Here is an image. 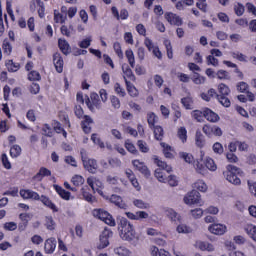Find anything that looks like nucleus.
<instances>
[{
  "label": "nucleus",
  "instance_id": "obj_24",
  "mask_svg": "<svg viewBox=\"0 0 256 256\" xmlns=\"http://www.w3.org/2000/svg\"><path fill=\"white\" fill-rule=\"evenodd\" d=\"M43 177H51V170L41 167L39 172L32 177V181H43Z\"/></svg>",
  "mask_w": 256,
  "mask_h": 256
},
{
  "label": "nucleus",
  "instance_id": "obj_55",
  "mask_svg": "<svg viewBox=\"0 0 256 256\" xmlns=\"http://www.w3.org/2000/svg\"><path fill=\"white\" fill-rule=\"evenodd\" d=\"M217 100L222 107H231V100L228 96H217Z\"/></svg>",
  "mask_w": 256,
  "mask_h": 256
},
{
  "label": "nucleus",
  "instance_id": "obj_11",
  "mask_svg": "<svg viewBox=\"0 0 256 256\" xmlns=\"http://www.w3.org/2000/svg\"><path fill=\"white\" fill-rule=\"evenodd\" d=\"M164 17L170 25H175L176 27H181V25H183V19L173 12H166Z\"/></svg>",
  "mask_w": 256,
  "mask_h": 256
},
{
  "label": "nucleus",
  "instance_id": "obj_13",
  "mask_svg": "<svg viewBox=\"0 0 256 256\" xmlns=\"http://www.w3.org/2000/svg\"><path fill=\"white\" fill-rule=\"evenodd\" d=\"M20 197L22 199H32L33 201H39L40 199L39 193L31 189H20Z\"/></svg>",
  "mask_w": 256,
  "mask_h": 256
},
{
  "label": "nucleus",
  "instance_id": "obj_49",
  "mask_svg": "<svg viewBox=\"0 0 256 256\" xmlns=\"http://www.w3.org/2000/svg\"><path fill=\"white\" fill-rule=\"evenodd\" d=\"M54 21H55V23H61V25H63V23H65V21H67V15L64 16L59 11L54 10Z\"/></svg>",
  "mask_w": 256,
  "mask_h": 256
},
{
  "label": "nucleus",
  "instance_id": "obj_32",
  "mask_svg": "<svg viewBox=\"0 0 256 256\" xmlns=\"http://www.w3.org/2000/svg\"><path fill=\"white\" fill-rule=\"evenodd\" d=\"M150 129H152L154 133V138L156 139V141H163V137L165 135V131L163 130V127L156 125Z\"/></svg>",
  "mask_w": 256,
  "mask_h": 256
},
{
  "label": "nucleus",
  "instance_id": "obj_10",
  "mask_svg": "<svg viewBox=\"0 0 256 256\" xmlns=\"http://www.w3.org/2000/svg\"><path fill=\"white\" fill-rule=\"evenodd\" d=\"M93 123L94 121H93V118H91V116L84 115V117L82 118V121L80 122V126L83 133H85V135H89V133H91Z\"/></svg>",
  "mask_w": 256,
  "mask_h": 256
},
{
  "label": "nucleus",
  "instance_id": "obj_31",
  "mask_svg": "<svg viewBox=\"0 0 256 256\" xmlns=\"http://www.w3.org/2000/svg\"><path fill=\"white\" fill-rule=\"evenodd\" d=\"M161 147L163 148L164 157H166V159H174L175 155L173 153H175V150H173L171 146L162 142Z\"/></svg>",
  "mask_w": 256,
  "mask_h": 256
},
{
  "label": "nucleus",
  "instance_id": "obj_43",
  "mask_svg": "<svg viewBox=\"0 0 256 256\" xmlns=\"http://www.w3.org/2000/svg\"><path fill=\"white\" fill-rule=\"evenodd\" d=\"M218 96H229V93H231V89H229V86L227 84L221 83L218 85Z\"/></svg>",
  "mask_w": 256,
  "mask_h": 256
},
{
  "label": "nucleus",
  "instance_id": "obj_64",
  "mask_svg": "<svg viewBox=\"0 0 256 256\" xmlns=\"http://www.w3.org/2000/svg\"><path fill=\"white\" fill-rule=\"evenodd\" d=\"M113 49L116 55L119 57V59H123V50L121 49V43L114 42Z\"/></svg>",
  "mask_w": 256,
  "mask_h": 256
},
{
  "label": "nucleus",
  "instance_id": "obj_8",
  "mask_svg": "<svg viewBox=\"0 0 256 256\" xmlns=\"http://www.w3.org/2000/svg\"><path fill=\"white\" fill-rule=\"evenodd\" d=\"M184 203L186 205H198V203H201V193L197 190H192L184 197Z\"/></svg>",
  "mask_w": 256,
  "mask_h": 256
},
{
  "label": "nucleus",
  "instance_id": "obj_30",
  "mask_svg": "<svg viewBox=\"0 0 256 256\" xmlns=\"http://www.w3.org/2000/svg\"><path fill=\"white\" fill-rule=\"evenodd\" d=\"M125 85L128 91V95H130V97H139V90L137 89V87H135V85H133V83H131V81L126 80Z\"/></svg>",
  "mask_w": 256,
  "mask_h": 256
},
{
  "label": "nucleus",
  "instance_id": "obj_52",
  "mask_svg": "<svg viewBox=\"0 0 256 256\" xmlns=\"http://www.w3.org/2000/svg\"><path fill=\"white\" fill-rule=\"evenodd\" d=\"M177 136L182 143H187V128L180 127L177 132Z\"/></svg>",
  "mask_w": 256,
  "mask_h": 256
},
{
  "label": "nucleus",
  "instance_id": "obj_19",
  "mask_svg": "<svg viewBox=\"0 0 256 256\" xmlns=\"http://www.w3.org/2000/svg\"><path fill=\"white\" fill-rule=\"evenodd\" d=\"M125 215L128 219H131V221H139L149 217V214L145 211H138L136 213L126 212Z\"/></svg>",
  "mask_w": 256,
  "mask_h": 256
},
{
  "label": "nucleus",
  "instance_id": "obj_41",
  "mask_svg": "<svg viewBox=\"0 0 256 256\" xmlns=\"http://www.w3.org/2000/svg\"><path fill=\"white\" fill-rule=\"evenodd\" d=\"M125 56L128 59V63L132 69H135V54L133 50L128 49L125 51Z\"/></svg>",
  "mask_w": 256,
  "mask_h": 256
},
{
  "label": "nucleus",
  "instance_id": "obj_5",
  "mask_svg": "<svg viewBox=\"0 0 256 256\" xmlns=\"http://www.w3.org/2000/svg\"><path fill=\"white\" fill-rule=\"evenodd\" d=\"M85 103L91 113H95L97 109H101V100L99 99V94L95 92L90 94V99L87 98Z\"/></svg>",
  "mask_w": 256,
  "mask_h": 256
},
{
  "label": "nucleus",
  "instance_id": "obj_61",
  "mask_svg": "<svg viewBox=\"0 0 256 256\" xmlns=\"http://www.w3.org/2000/svg\"><path fill=\"white\" fill-rule=\"evenodd\" d=\"M164 45L166 47V53H167L168 59H173V46L171 45V41L165 40Z\"/></svg>",
  "mask_w": 256,
  "mask_h": 256
},
{
  "label": "nucleus",
  "instance_id": "obj_25",
  "mask_svg": "<svg viewBox=\"0 0 256 256\" xmlns=\"http://www.w3.org/2000/svg\"><path fill=\"white\" fill-rule=\"evenodd\" d=\"M58 47L63 55H69V53H71V45H69V42L65 39H58Z\"/></svg>",
  "mask_w": 256,
  "mask_h": 256
},
{
  "label": "nucleus",
  "instance_id": "obj_35",
  "mask_svg": "<svg viewBox=\"0 0 256 256\" xmlns=\"http://www.w3.org/2000/svg\"><path fill=\"white\" fill-rule=\"evenodd\" d=\"M124 147L128 153H131L132 155H139V150H137V147H135V144H133L131 140L127 139L124 143Z\"/></svg>",
  "mask_w": 256,
  "mask_h": 256
},
{
  "label": "nucleus",
  "instance_id": "obj_7",
  "mask_svg": "<svg viewBox=\"0 0 256 256\" xmlns=\"http://www.w3.org/2000/svg\"><path fill=\"white\" fill-rule=\"evenodd\" d=\"M113 237V231L109 228H105L100 235V243L98 244V249H105L109 247V239Z\"/></svg>",
  "mask_w": 256,
  "mask_h": 256
},
{
  "label": "nucleus",
  "instance_id": "obj_54",
  "mask_svg": "<svg viewBox=\"0 0 256 256\" xmlns=\"http://www.w3.org/2000/svg\"><path fill=\"white\" fill-rule=\"evenodd\" d=\"M194 188L198 191H201L202 193H205L207 191V184L203 180H197L194 183Z\"/></svg>",
  "mask_w": 256,
  "mask_h": 256
},
{
  "label": "nucleus",
  "instance_id": "obj_17",
  "mask_svg": "<svg viewBox=\"0 0 256 256\" xmlns=\"http://www.w3.org/2000/svg\"><path fill=\"white\" fill-rule=\"evenodd\" d=\"M110 203H113L116 207L119 209H127L129 206H127V203L123 201V198L119 195L112 194L109 199Z\"/></svg>",
  "mask_w": 256,
  "mask_h": 256
},
{
  "label": "nucleus",
  "instance_id": "obj_12",
  "mask_svg": "<svg viewBox=\"0 0 256 256\" xmlns=\"http://www.w3.org/2000/svg\"><path fill=\"white\" fill-rule=\"evenodd\" d=\"M111 13L113 17L117 19V21H126V19H129V11L125 8L121 9L119 14V10L117 9V7L112 6Z\"/></svg>",
  "mask_w": 256,
  "mask_h": 256
},
{
  "label": "nucleus",
  "instance_id": "obj_40",
  "mask_svg": "<svg viewBox=\"0 0 256 256\" xmlns=\"http://www.w3.org/2000/svg\"><path fill=\"white\" fill-rule=\"evenodd\" d=\"M154 175L160 183H167V176H165V170L158 168L155 170Z\"/></svg>",
  "mask_w": 256,
  "mask_h": 256
},
{
  "label": "nucleus",
  "instance_id": "obj_57",
  "mask_svg": "<svg viewBox=\"0 0 256 256\" xmlns=\"http://www.w3.org/2000/svg\"><path fill=\"white\" fill-rule=\"evenodd\" d=\"M114 253L119 256H129L131 252L125 246H120L114 249Z\"/></svg>",
  "mask_w": 256,
  "mask_h": 256
},
{
  "label": "nucleus",
  "instance_id": "obj_47",
  "mask_svg": "<svg viewBox=\"0 0 256 256\" xmlns=\"http://www.w3.org/2000/svg\"><path fill=\"white\" fill-rule=\"evenodd\" d=\"M45 227L48 231H55V220H53V216L45 217Z\"/></svg>",
  "mask_w": 256,
  "mask_h": 256
},
{
  "label": "nucleus",
  "instance_id": "obj_42",
  "mask_svg": "<svg viewBox=\"0 0 256 256\" xmlns=\"http://www.w3.org/2000/svg\"><path fill=\"white\" fill-rule=\"evenodd\" d=\"M2 49L4 55H11V53H13V46L11 45V42H9L8 39H4L2 43Z\"/></svg>",
  "mask_w": 256,
  "mask_h": 256
},
{
  "label": "nucleus",
  "instance_id": "obj_33",
  "mask_svg": "<svg viewBox=\"0 0 256 256\" xmlns=\"http://www.w3.org/2000/svg\"><path fill=\"white\" fill-rule=\"evenodd\" d=\"M154 163L163 171H167V173H171L173 171L171 166L167 165V162L160 160L157 156H154Z\"/></svg>",
  "mask_w": 256,
  "mask_h": 256
},
{
  "label": "nucleus",
  "instance_id": "obj_6",
  "mask_svg": "<svg viewBox=\"0 0 256 256\" xmlns=\"http://www.w3.org/2000/svg\"><path fill=\"white\" fill-rule=\"evenodd\" d=\"M202 131L206 137H221L223 135V130L217 125L205 124Z\"/></svg>",
  "mask_w": 256,
  "mask_h": 256
},
{
  "label": "nucleus",
  "instance_id": "obj_60",
  "mask_svg": "<svg viewBox=\"0 0 256 256\" xmlns=\"http://www.w3.org/2000/svg\"><path fill=\"white\" fill-rule=\"evenodd\" d=\"M114 91L119 95V97H125V95H127V92H125V88L121 87V84L119 82H116L114 84Z\"/></svg>",
  "mask_w": 256,
  "mask_h": 256
},
{
  "label": "nucleus",
  "instance_id": "obj_63",
  "mask_svg": "<svg viewBox=\"0 0 256 256\" xmlns=\"http://www.w3.org/2000/svg\"><path fill=\"white\" fill-rule=\"evenodd\" d=\"M133 205L138 209H149V204L145 203L143 200L135 199Z\"/></svg>",
  "mask_w": 256,
  "mask_h": 256
},
{
  "label": "nucleus",
  "instance_id": "obj_59",
  "mask_svg": "<svg viewBox=\"0 0 256 256\" xmlns=\"http://www.w3.org/2000/svg\"><path fill=\"white\" fill-rule=\"evenodd\" d=\"M137 147L141 153H149V146L143 140L137 141Z\"/></svg>",
  "mask_w": 256,
  "mask_h": 256
},
{
  "label": "nucleus",
  "instance_id": "obj_37",
  "mask_svg": "<svg viewBox=\"0 0 256 256\" xmlns=\"http://www.w3.org/2000/svg\"><path fill=\"white\" fill-rule=\"evenodd\" d=\"M245 232L247 233L248 237H250V239H253L256 243V226L253 224H248L245 227Z\"/></svg>",
  "mask_w": 256,
  "mask_h": 256
},
{
  "label": "nucleus",
  "instance_id": "obj_16",
  "mask_svg": "<svg viewBox=\"0 0 256 256\" xmlns=\"http://www.w3.org/2000/svg\"><path fill=\"white\" fill-rule=\"evenodd\" d=\"M208 231L213 233V235H225L227 232V226L214 223L208 227Z\"/></svg>",
  "mask_w": 256,
  "mask_h": 256
},
{
  "label": "nucleus",
  "instance_id": "obj_15",
  "mask_svg": "<svg viewBox=\"0 0 256 256\" xmlns=\"http://www.w3.org/2000/svg\"><path fill=\"white\" fill-rule=\"evenodd\" d=\"M57 248V240L55 238H48L44 243V251L47 255L55 253Z\"/></svg>",
  "mask_w": 256,
  "mask_h": 256
},
{
  "label": "nucleus",
  "instance_id": "obj_4",
  "mask_svg": "<svg viewBox=\"0 0 256 256\" xmlns=\"http://www.w3.org/2000/svg\"><path fill=\"white\" fill-rule=\"evenodd\" d=\"M80 155L84 169H86V171H88L89 173H97V169L99 167L97 165V160L90 159L89 157H87V153L83 151L80 152Z\"/></svg>",
  "mask_w": 256,
  "mask_h": 256
},
{
  "label": "nucleus",
  "instance_id": "obj_44",
  "mask_svg": "<svg viewBox=\"0 0 256 256\" xmlns=\"http://www.w3.org/2000/svg\"><path fill=\"white\" fill-rule=\"evenodd\" d=\"M91 141L94 145H98L100 149H105V143L103 142V140H101V138H99V134L93 133L91 135Z\"/></svg>",
  "mask_w": 256,
  "mask_h": 256
},
{
  "label": "nucleus",
  "instance_id": "obj_22",
  "mask_svg": "<svg viewBox=\"0 0 256 256\" xmlns=\"http://www.w3.org/2000/svg\"><path fill=\"white\" fill-rule=\"evenodd\" d=\"M125 174H126V177L129 179L131 185L136 188V191H141L139 180H137V177L135 176V173H133V170L127 169Z\"/></svg>",
  "mask_w": 256,
  "mask_h": 256
},
{
  "label": "nucleus",
  "instance_id": "obj_1",
  "mask_svg": "<svg viewBox=\"0 0 256 256\" xmlns=\"http://www.w3.org/2000/svg\"><path fill=\"white\" fill-rule=\"evenodd\" d=\"M117 223L121 239L124 241H133V239H135V235H137L133 224H131L127 218L121 216L117 218Z\"/></svg>",
  "mask_w": 256,
  "mask_h": 256
},
{
  "label": "nucleus",
  "instance_id": "obj_2",
  "mask_svg": "<svg viewBox=\"0 0 256 256\" xmlns=\"http://www.w3.org/2000/svg\"><path fill=\"white\" fill-rule=\"evenodd\" d=\"M226 171L223 173L224 177L229 181V183H232V185H241V178L243 177V171L241 168H238L233 165H228L226 167Z\"/></svg>",
  "mask_w": 256,
  "mask_h": 256
},
{
  "label": "nucleus",
  "instance_id": "obj_14",
  "mask_svg": "<svg viewBox=\"0 0 256 256\" xmlns=\"http://www.w3.org/2000/svg\"><path fill=\"white\" fill-rule=\"evenodd\" d=\"M53 64L57 73H61L63 71L65 62L63 61V56H61V53L56 52L53 54Z\"/></svg>",
  "mask_w": 256,
  "mask_h": 256
},
{
  "label": "nucleus",
  "instance_id": "obj_36",
  "mask_svg": "<svg viewBox=\"0 0 256 256\" xmlns=\"http://www.w3.org/2000/svg\"><path fill=\"white\" fill-rule=\"evenodd\" d=\"M5 65L9 73H17V71L21 69V65H19V63L13 62V60H8Z\"/></svg>",
  "mask_w": 256,
  "mask_h": 256
},
{
  "label": "nucleus",
  "instance_id": "obj_62",
  "mask_svg": "<svg viewBox=\"0 0 256 256\" xmlns=\"http://www.w3.org/2000/svg\"><path fill=\"white\" fill-rule=\"evenodd\" d=\"M192 117L198 121V123H201L203 121V117H205L204 110H194L192 111Z\"/></svg>",
  "mask_w": 256,
  "mask_h": 256
},
{
  "label": "nucleus",
  "instance_id": "obj_58",
  "mask_svg": "<svg viewBox=\"0 0 256 256\" xmlns=\"http://www.w3.org/2000/svg\"><path fill=\"white\" fill-rule=\"evenodd\" d=\"M82 196L88 203H95V196H93V194L85 190V188H82Z\"/></svg>",
  "mask_w": 256,
  "mask_h": 256
},
{
  "label": "nucleus",
  "instance_id": "obj_45",
  "mask_svg": "<svg viewBox=\"0 0 256 256\" xmlns=\"http://www.w3.org/2000/svg\"><path fill=\"white\" fill-rule=\"evenodd\" d=\"M216 77L221 81H229V79H231V74L226 70H218L216 72Z\"/></svg>",
  "mask_w": 256,
  "mask_h": 256
},
{
  "label": "nucleus",
  "instance_id": "obj_18",
  "mask_svg": "<svg viewBox=\"0 0 256 256\" xmlns=\"http://www.w3.org/2000/svg\"><path fill=\"white\" fill-rule=\"evenodd\" d=\"M204 118L209 121V123H217L219 122V114L213 112L210 108H204Z\"/></svg>",
  "mask_w": 256,
  "mask_h": 256
},
{
  "label": "nucleus",
  "instance_id": "obj_3",
  "mask_svg": "<svg viewBox=\"0 0 256 256\" xmlns=\"http://www.w3.org/2000/svg\"><path fill=\"white\" fill-rule=\"evenodd\" d=\"M93 217L96 219H100V221H103L106 225H109V227H115L117 225V222H115V218H113V215L106 211L105 209H94L92 211Z\"/></svg>",
  "mask_w": 256,
  "mask_h": 256
},
{
  "label": "nucleus",
  "instance_id": "obj_39",
  "mask_svg": "<svg viewBox=\"0 0 256 256\" xmlns=\"http://www.w3.org/2000/svg\"><path fill=\"white\" fill-rule=\"evenodd\" d=\"M197 245L200 251H215V247L209 242L201 241Z\"/></svg>",
  "mask_w": 256,
  "mask_h": 256
},
{
  "label": "nucleus",
  "instance_id": "obj_46",
  "mask_svg": "<svg viewBox=\"0 0 256 256\" xmlns=\"http://www.w3.org/2000/svg\"><path fill=\"white\" fill-rule=\"evenodd\" d=\"M181 103L185 109L187 110L193 109V98L191 96L182 98Z\"/></svg>",
  "mask_w": 256,
  "mask_h": 256
},
{
  "label": "nucleus",
  "instance_id": "obj_29",
  "mask_svg": "<svg viewBox=\"0 0 256 256\" xmlns=\"http://www.w3.org/2000/svg\"><path fill=\"white\" fill-rule=\"evenodd\" d=\"M201 159L194 161V167L197 173L203 174L206 171V166L203 164V157L205 156V152L201 151Z\"/></svg>",
  "mask_w": 256,
  "mask_h": 256
},
{
  "label": "nucleus",
  "instance_id": "obj_27",
  "mask_svg": "<svg viewBox=\"0 0 256 256\" xmlns=\"http://www.w3.org/2000/svg\"><path fill=\"white\" fill-rule=\"evenodd\" d=\"M54 189L56 193L59 194V197H61V199H63L64 201H69V199H71V192L65 190L63 187L59 185H54Z\"/></svg>",
  "mask_w": 256,
  "mask_h": 256
},
{
  "label": "nucleus",
  "instance_id": "obj_38",
  "mask_svg": "<svg viewBox=\"0 0 256 256\" xmlns=\"http://www.w3.org/2000/svg\"><path fill=\"white\" fill-rule=\"evenodd\" d=\"M151 255L152 256H171V254L168 251H166L165 249L159 250L157 246L151 247Z\"/></svg>",
  "mask_w": 256,
  "mask_h": 256
},
{
  "label": "nucleus",
  "instance_id": "obj_28",
  "mask_svg": "<svg viewBox=\"0 0 256 256\" xmlns=\"http://www.w3.org/2000/svg\"><path fill=\"white\" fill-rule=\"evenodd\" d=\"M195 145L199 149H203L205 147V136L199 129L196 131L195 134Z\"/></svg>",
  "mask_w": 256,
  "mask_h": 256
},
{
  "label": "nucleus",
  "instance_id": "obj_20",
  "mask_svg": "<svg viewBox=\"0 0 256 256\" xmlns=\"http://www.w3.org/2000/svg\"><path fill=\"white\" fill-rule=\"evenodd\" d=\"M122 71L124 74L123 78H124L125 84L127 83V81H135L136 80L135 74L133 73V70L131 69V67H129V65L124 64L122 66Z\"/></svg>",
  "mask_w": 256,
  "mask_h": 256
},
{
  "label": "nucleus",
  "instance_id": "obj_56",
  "mask_svg": "<svg viewBox=\"0 0 256 256\" xmlns=\"http://www.w3.org/2000/svg\"><path fill=\"white\" fill-rule=\"evenodd\" d=\"M205 167L209 169V171H217V164H215V160L212 158H206Z\"/></svg>",
  "mask_w": 256,
  "mask_h": 256
},
{
  "label": "nucleus",
  "instance_id": "obj_48",
  "mask_svg": "<svg viewBox=\"0 0 256 256\" xmlns=\"http://www.w3.org/2000/svg\"><path fill=\"white\" fill-rule=\"evenodd\" d=\"M179 157L180 159H183L185 163L191 164L195 162V158L193 157V155L187 152H180Z\"/></svg>",
  "mask_w": 256,
  "mask_h": 256
},
{
  "label": "nucleus",
  "instance_id": "obj_50",
  "mask_svg": "<svg viewBox=\"0 0 256 256\" xmlns=\"http://www.w3.org/2000/svg\"><path fill=\"white\" fill-rule=\"evenodd\" d=\"M71 183L74 185V187H81L85 183V178L81 175H75L71 179Z\"/></svg>",
  "mask_w": 256,
  "mask_h": 256
},
{
  "label": "nucleus",
  "instance_id": "obj_21",
  "mask_svg": "<svg viewBox=\"0 0 256 256\" xmlns=\"http://www.w3.org/2000/svg\"><path fill=\"white\" fill-rule=\"evenodd\" d=\"M39 201H41V203L45 207H48V209H51V211H53V213H57L59 211V209L57 208L55 203H53V201H51V199L48 196L41 195L39 198Z\"/></svg>",
  "mask_w": 256,
  "mask_h": 256
},
{
  "label": "nucleus",
  "instance_id": "obj_9",
  "mask_svg": "<svg viewBox=\"0 0 256 256\" xmlns=\"http://www.w3.org/2000/svg\"><path fill=\"white\" fill-rule=\"evenodd\" d=\"M132 165L136 169V171H139V173L144 175L146 179H149V177H151V171L149 170L147 165H145V162H141L140 160L136 159L132 161Z\"/></svg>",
  "mask_w": 256,
  "mask_h": 256
},
{
  "label": "nucleus",
  "instance_id": "obj_53",
  "mask_svg": "<svg viewBox=\"0 0 256 256\" xmlns=\"http://www.w3.org/2000/svg\"><path fill=\"white\" fill-rule=\"evenodd\" d=\"M192 81L195 83V85H203V83L206 81V78L205 76H201V74L195 72L192 76Z\"/></svg>",
  "mask_w": 256,
  "mask_h": 256
},
{
  "label": "nucleus",
  "instance_id": "obj_23",
  "mask_svg": "<svg viewBox=\"0 0 256 256\" xmlns=\"http://www.w3.org/2000/svg\"><path fill=\"white\" fill-rule=\"evenodd\" d=\"M87 184L89 185V187H91L92 190L97 191L98 193L99 189L103 187V182L93 176L87 178Z\"/></svg>",
  "mask_w": 256,
  "mask_h": 256
},
{
  "label": "nucleus",
  "instance_id": "obj_26",
  "mask_svg": "<svg viewBox=\"0 0 256 256\" xmlns=\"http://www.w3.org/2000/svg\"><path fill=\"white\" fill-rule=\"evenodd\" d=\"M52 127L55 133H57L58 135H63L64 139H67V131L65 130V128H63V126L61 125V122L57 120H53Z\"/></svg>",
  "mask_w": 256,
  "mask_h": 256
},
{
  "label": "nucleus",
  "instance_id": "obj_34",
  "mask_svg": "<svg viewBox=\"0 0 256 256\" xmlns=\"http://www.w3.org/2000/svg\"><path fill=\"white\" fill-rule=\"evenodd\" d=\"M159 122V117L157 115H155V112H149L147 114V123H148V127L154 128L156 125V123Z\"/></svg>",
  "mask_w": 256,
  "mask_h": 256
},
{
  "label": "nucleus",
  "instance_id": "obj_51",
  "mask_svg": "<svg viewBox=\"0 0 256 256\" xmlns=\"http://www.w3.org/2000/svg\"><path fill=\"white\" fill-rule=\"evenodd\" d=\"M21 146L15 144L10 148V156L12 159H16V157H19L21 155Z\"/></svg>",
  "mask_w": 256,
  "mask_h": 256
}]
</instances>
